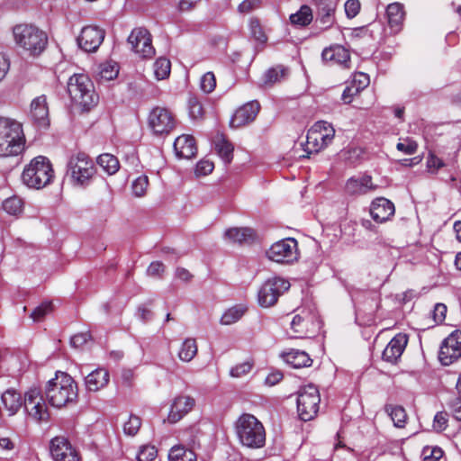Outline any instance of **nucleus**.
<instances>
[{"label":"nucleus","instance_id":"obj_1","mask_svg":"<svg viewBox=\"0 0 461 461\" xmlns=\"http://www.w3.org/2000/svg\"><path fill=\"white\" fill-rule=\"evenodd\" d=\"M49 403L55 408H62L75 403L78 398V387L74 378L68 373L57 371L44 388Z\"/></svg>","mask_w":461,"mask_h":461},{"label":"nucleus","instance_id":"obj_2","mask_svg":"<svg viewBox=\"0 0 461 461\" xmlns=\"http://www.w3.org/2000/svg\"><path fill=\"white\" fill-rule=\"evenodd\" d=\"M67 90L74 109L88 112L98 103L94 83L83 73L72 75L68 81Z\"/></svg>","mask_w":461,"mask_h":461},{"label":"nucleus","instance_id":"obj_3","mask_svg":"<svg viewBox=\"0 0 461 461\" xmlns=\"http://www.w3.org/2000/svg\"><path fill=\"white\" fill-rule=\"evenodd\" d=\"M24 148L23 125L16 120L0 116V157L17 156Z\"/></svg>","mask_w":461,"mask_h":461},{"label":"nucleus","instance_id":"obj_4","mask_svg":"<svg viewBox=\"0 0 461 461\" xmlns=\"http://www.w3.org/2000/svg\"><path fill=\"white\" fill-rule=\"evenodd\" d=\"M235 432L240 443L249 448H261L266 443V430L262 422L249 413L241 414L235 422Z\"/></svg>","mask_w":461,"mask_h":461},{"label":"nucleus","instance_id":"obj_5","mask_svg":"<svg viewBox=\"0 0 461 461\" xmlns=\"http://www.w3.org/2000/svg\"><path fill=\"white\" fill-rule=\"evenodd\" d=\"M54 177V171L50 159L38 156L24 167L22 179L30 188L41 189L50 185Z\"/></svg>","mask_w":461,"mask_h":461},{"label":"nucleus","instance_id":"obj_6","mask_svg":"<svg viewBox=\"0 0 461 461\" xmlns=\"http://www.w3.org/2000/svg\"><path fill=\"white\" fill-rule=\"evenodd\" d=\"M14 35L15 42L32 56L41 54L48 44L47 34L33 25H16Z\"/></svg>","mask_w":461,"mask_h":461},{"label":"nucleus","instance_id":"obj_7","mask_svg":"<svg viewBox=\"0 0 461 461\" xmlns=\"http://www.w3.org/2000/svg\"><path fill=\"white\" fill-rule=\"evenodd\" d=\"M335 130L327 122H315L307 132L305 149L308 153H317L326 148L333 140Z\"/></svg>","mask_w":461,"mask_h":461},{"label":"nucleus","instance_id":"obj_8","mask_svg":"<svg viewBox=\"0 0 461 461\" xmlns=\"http://www.w3.org/2000/svg\"><path fill=\"white\" fill-rule=\"evenodd\" d=\"M68 170L73 182L80 185H87L95 174L94 162L87 154L81 151L69 158Z\"/></svg>","mask_w":461,"mask_h":461},{"label":"nucleus","instance_id":"obj_9","mask_svg":"<svg viewBox=\"0 0 461 461\" xmlns=\"http://www.w3.org/2000/svg\"><path fill=\"white\" fill-rule=\"evenodd\" d=\"M130 50L140 59H151L156 54L149 31L142 26L132 29L127 38Z\"/></svg>","mask_w":461,"mask_h":461},{"label":"nucleus","instance_id":"obj_10","mask_svg":"<svg viewBox=\"0 0 461 461\" xmlns=\"http://www.w3.org/2000/svg\"><path fill=\"white\" fill-rule=\"evenodd\" d=\"M321 327L317 314L308 309H303L296 313L290 323V337L303 339L316 333Z\"/></svg>","mask_w":461,"mask_h":461},{"label":"nucleus","instance_id":"obj_11","mask_svg":"<svg viewBox=\"0 0 461 461\" xmlns=\"http://www.w3.org/2000/svg\"><path fill=\"white\" fill-rule=\"evenodd\" d=\"M321 402L320 393L313 384L302 387L298 392L297 411L301 420H312L319 411Z\"/></svg>","mask_w":461,"mask_h":461},{"label":"nucleus","instance_id":"obj_12","mask_svg":"<svg viewBox=\"0 0 461 461\" xmlns=\"http://www.w3.org/2000/svg\"><path fill=\"white\" fill-rule=\"evenodd\" d=\"M290 288L288 280L273 276L266 280L258 292V303L261 307L275 305L278 298Z\"/></svg>","mask_w":461,"mask_h":461},{"label":"nucleus","instance_id":"obj_13","mask_svg":"<svg viewBox=\"0 0 461 461\" xmlns=\"http://www.w3.org/2000/svg\"><path fill=\"white\" fill-rule=\"evenodd\" d=\"M24 411L31 420L37 423L47 422L50 420V412L39 388L29 389L23 398Z\"/></svg>","mask_w":461,"mask_h":461},{"label":"nucleus","instance_id":"obj_14","mask_svg":"<svg viewBox=\"0 0 461 461\" xmlns=\"http://www.w3.org/2000/svg\"><path fill=\"white\" fill-rule=\"evenodd\" d=\"M267 258L280 264H292L298 259V243L295 239L287 238L272 244L267 251Z\"/></svg>","mask_w":461,"mask_h":461},{"label":"nucleus","instance_id":"obj_15","mask_svg":"<svg viewBox=\"0 0 461 461\" xmlns=\"http://www.w3.org/2000/svg\"><path fill=\"white\" fill-rule=\"evenodd\" d=\"M148 126L154 135H167L175 129L176 119L168 109L156 106L148 115Z\"/></svg>","mask_w":461,"mask_h":461},{"label":"nucleus","instance_id":"obj_16","mask_svg":"<svg viewBox=\"0 0 461 461\" xmlns=\"http://www.w3.org/2000/svg\"><path fill=\"white\" fill-rule=\"evenodd\" d=\"M461 357V330H454L442 342L439 360L442 365L449 366Z\"/></svg>","mask_w":461,"mask_h":461},{"label":"nucleus","instance_id":"obj_17","mask_svg":"<svg viewBox=\"0 0 461 461\" xmlns=\"http://www.w3.org/2000/svg\"><path fill=\"white\" fill-rule=\"evenodd\" d=\"M50 453L53 461H78L76 449L63 436L55 437L50 440Z\"/></svg>","mask_w":461,"mask_h":461},{"label":"nucleus","instance_id":"obj_18","mask_svg":"<svg viewBox=\"0 0 461 461\" xmlns=\"http://www.w3.org/2000/svg\"><path fill=\"white\" fill-rule=\"evenodd\" d=\"M195 401L189 395H177L174 398L167 420L170 424H175L182 420L194 407Z\"/></svg>","mask_w":461,"mask_h":461},{"label":"nucleus","instance_id":"obj_19","mask_svg":"<svg viewBox=\"0 0 461 461\" xmlns=\"http://www.w3.org/2000/svg\"><path fill=\"white\" fill-rule=\"evenodd\" d=\"M104 38V32L96 26H86L77 38V43L86 52L95 51Z\"/></svg>","mask_w":461,"mask_h":461},{"label":"nucleus","instance_id":"obj_20","mask_svg":"<svg viewBox=\"0 0 461 461\" xmlns=\"http://www.w3.org/2000/svg\"><path fill=\"white\" fill-rule=\"evenodd\" d=\"M260 105L257 101L249 102L238 108L231 116L230 125L237 129L253 122L258 115Z\"/></svg>","mask_w":461,"mask_h":461},{"label":"nucleus","instance_id":"obj_21","mask_svg":"<svg viewBox=\"0 0 461 461\" xmlns=\"http://www.w3.org/2000/svg\"><path fill=\"white\" fill-rule=\"evenodd\" d=\"M30 116L33 123L40 129H46L50 125L46 95L37 96L32 101Z\"/></svg>","mask_w":461,"mask_h":461},{"label":"nucleus","instance_id":"obj_22","mask_svg":"<svg viewBox=\"0 0 461 461\" xmlns=\"http://www.w3.org/2000/svg\"><path fill=\"white\" fill-rule=\"evenodd\" d=\"M375 189L376 185L368 175L350 177L345 185V193L349 196L364 195Z\"/></svg>","mask_w":461,"mask_h":461},{"label":"nucleus","instance_id":"obj_23","mask_svg":"<svg viewBox=\"0 0 461 461\" xmlns=\"http://www.w3.org/2000/svg\"><path fill=\"white\" fill-rule=\"evenodd\" d=\"M394 212V204L384 197L375 198L370 205L371 217L378 223H384L391 220Z\"/></svg>","mask_w":461,"mask_h":461},{"label":"nucleus","instance_id":"obj_24","mask_svg":"<svg viewBox=\"0 0 461 461\" xmlns=\"http://www.w3.org/2000/svg\"><path fill=\"white\" fill-rule=\"evenodd\" d=\"M321 57L324 62L329 65H338L348 68L350 54L342 45H332L322 50Z\"/></svg>","mask_w":461,"mask_h":461},{"label":"nucleus","instance_id":"obj_25","mask_svg":"<svg viewBox=\"0 0 461 461\" xmlns=\"http://www.w3.org/2000/svg\"><path fill=\"white\" fill-rule=\"evenodd\" d=\"M408 343L406 334L398 333L387 344L383 352V359L389 363H396L402 355Z\"/></svg>","mask_w":461,"mask_h":461},{"label":"nucleus","instance_id":"obj_26","mask_svg":"<svg viewBox=\"0 0 461 461\" xmlns=\"http://www.w3.org/2000/svg\"><path fill=\"white\" fill-rule=\"evenodd\" d=\"M174 149L178 158L187 159L193 158L197 151L194 138L188 134L178 136L175 140Z\"/></svg>","mask_w":461,"mask_h":461},{"label":"nucleus","instance_id":"obj_27","mask_svg":"<svg viewBox=\"0 0 461 461\" xmlns=\"http://www.w3.org/2000/svg\"><path fill=\"white\" fill-rule=\"evenodd\" d=\"M109 382V373L104 368H96L85 377V384L88 391L96 392L104 388Z\"/></svg>","mask_w":461,"mask_h":461},{"label":"nucleus","instance_id":"obj_28","mask_svg":"<svg viewBox=\"0 0 461 461\" xmlns=\"http://www.w3.org/2000/svg\"><path fill=\"white\" fill-rule=\"evenodd\" d=\"M281 357L285 362L294 368L310 366L312 363L310 356L305 351L299 349H290L283 352Z\"/></svg>","mask_w":461,"mask_h":461},{"label":"nucleus","instance_id":"obj_29","mask_svg":"<svg viewBox=\"0 0 461 461\" xmlns=\"http://www.w3.org/2000/svg\"><path fill=\"white\" fill-rule=\"evenodd\" d=\"M388 24L391 30L397 33L402 28L404 20L403 6L398 3L390 4L386 10Z\"/></svg>","mask_w":461,"mask_h":461},{"label":"nucleus","instance_id":"obj_30","mask_svg":"<svg viewBox=\"0 0 461 461\" xmlns=\"http://www.w3.org/2000/svg\"><path fill=\"white\" fill-rule=\"evenodd\" d=\"M255 238V232L250 228L232 227L227 229L224 232V239L229 242L244 243L252 240Z\"/></svg>","mask_w":461,"mask_h":461},{"label":"nucleus","instance_id":"obj_31","mask_svg":"<svg viewBox=\"0 0 461 461\" xmlns=\"http://www.w3.org/2000/svg\"><path fill=\"white\" fill-rule=\"evenodd\" d=\"M2 402L10 416L14 415L23 404V398L15 390H7L2 394Z\"/></svg>","mask_w":461,"mask_h":461},{"label":"nucleus","instance_id":"obj_32","mask_svg":"<svg viewBox=\"0 0 461 461\" xmlns=\"http://www.w3.org/2000/svg\"><path fill=\"white\" fill-rule=\"evenodd\" d=\"M215 150L224 162L230 163L232 159L233 146L223 135L218 134L214 139Z\"/></svg>","mask_w":461,"mask_h":461},{"label":"nucleus","instance_id":"obj_33","mask_svg":"<svg viewBox=\"0 0 461 461\" xmlns=\"http://www.w3.org/2000/svg\"><path fill=\"white\" fill-rule=\"evenodd\" d=\"M168 461H196V455L183 445H175L169 450Z\"/></svg>","mask_w":461,"mask_h":461},{"label":"nucleus","instance_id":"obj_34","mask_svg":"<svg viewBox=\"0 0 461 461\" xmlns=\"http://www.w3.org/2000/svg\"><path fill=\"white\" fill-rule=\"evenodd\" d=\"M198 348L194 339L187 338L180 345L178 357L183 362H190L197 354Z\"/></svg>","mask_w":461,"mask_h":461},{"label":"nucleus","instance_id":"obj_35","mask_svg":"<svg viewBox=\"0 0 461 461\" xmlns=\"http://www.w3.org/2000/svg\"><path fill=\"white\" fill-rule=\"evenodd\" d=\"M115 60L112 58L101 63L98 66L96 72L97 79L99 82H109L115 78Z\"/></svg>","mask_w":461,"mask_h":461},{"label":"nucleus","instance_id":"obj_36","mask_svg":"<svg viewBox=\"0 0 461 461\" xmlns=\"http://www.w3.org/2000/svg\"><path fill=\"white\" fill-rule=\"evenodd\" d=\"M312 12L308 5H303L294 14L290 15V22L292 24L298 26H306L312 21Z\"/></svg>","mask_w":461,"mask_h":461},{"label":"nucleus","instance_id":"obj_37","mask_svg":"<svg viewBox=\"0 0 461 461\" xmlns=\"http://www.w3.org/2000/svg\"><path fill=\"white\" fill-rule=\"evenodd\" d=\"M154 77L157 80H163L169 77L171 62L165 57L158 58L153 64Z\"/></svg>","mask_w":461,"mask_h":461},{"label":"nucleus","instance_id":"obj_38","mask_svg":"<svg viewBox=\"0 0 461 461\" xmlns=\"http://www.w3.org/2000/svg\"><path fill=\"white\" fill-rule=\"evenodd\" d=\"M246 308L242 306H234L226 310L220 320L222 325H231L237 322L244 315Z\"/></svg>","mask_w":461,"mask_h":461},{"label":"nucleus","instance_id":"obj_39","mask_svg":"<svg viewBox=\"0 0 461 461\" xmlns=\"http://www.w3.org/2000/svg\"><path fill=\"white\" fill-rule=\"evenodd\" d=\"M249 30L250 36L258 43L265 44L267 41V36L263 30L258 19L252 17L249 21Z\"/></svg>","mask_w":461,"mask_h":461},{"label":"nucleus","instance_id":"obj_40","mask_svg":"<svg viewBox=\"0 0 461 461\" xmlns=\"http://www.w3.org/2000/svg\"><path fill=\"white\" fill-rule=\"evenodd\" d=\"M96 163L107 176L115 174V158L113 154L103 153L99 155Z\"/></svg>","mask_w":461,"mask_h":461},{"label":"nucleus","instance_id":"obj_41","mask_svg":"<svg viewBox=\"0 0 461 461\" xmlns=\"http://www.w3.org/2000/svg\"><path fill=\"white\" fill-rule=\"evenodd\" d=\"M149 188V178L141 175L133 180L131 184V193L135 197L140 198L146 195Z\"/></svg>","mask_w":461,"mask_h":461},{"label":"nucleus","instance_id":"obj_42","mask_svg":"<svg viewBox=\"0 0 461 461\" xmlns=\"http://www.w3.org/2000/svg\"><path fill=\"white\" fill-rule=\"evenodd\" d=\"M141 426V420L138 416L130 415L122 424V430L126 436H135Z\"/></svg>","mask_w":461,"mask_h":461},{"label":"nucleus","instance_id":"obj_43","mask_svg":"<svg viewBox=\"0 0 461 461\" xmlns=\"http://www.w3.org/2000/svg\"><path fill=\"white\" fill-rule=\"evenodd\" d=\"M389 415L395 427L402 428L405 424L407 415L405 410L401 406H392L387 409Z\"/></svg>","mask_w":461,"mask_h":461},{"label":"nucleus","instance_id":"obj_44","mask_svg":"<svg viewBox=\"0 0 461 461\" xmlns=\"http://www.w3.org/2000/svg\"><path fill=\"white\" fill-rule=\"evenodd\" d=\"M3 209L10 215H18L23 210V201L17 196L7 198L3 203Z\"/></svg>","mask_w":461,"mask_h":461},{"label":"nucleus","instance_id":"obj_45","mask_svg":"<svg viewBox=\"0 0 461 461\" xmlns=\"http://www.w3.org/2000/svg\"><path fill=\"white\" fill-rule=\"evenodd\" d=\"M254 366V363L250 360L239 363L232 366L230 370V375L233 378H240L249 375Z\"/></svg>","mask_w":461,"mask_h":461},{"label":"nucleus","instance_id":"obj_46","mask_svg":"<svg viewBox=\"0 0 461 461\" xmlns=\"http://www.w3.org/2000/svg\"><path fill=\"white\" fill-rule=\"evenodd\" d=\"M158 456V450L155 446L147 444L140 447L137 454V461H153Z\"/></svg>","mask_w":461,"mask_h":461},{"label":"nucleus","instance_id":"obj_47","mask_svg":"<svg viewBox=\"0 0 461 461\" xmlns=\"http://www.w3.org/2000/svg\"><path fill=\"white\" fill-rule=\"evenodd\" d=\"M51 312V302H43L32 312L30 317L33 320V321H41L45 316Z\"/></svg>","mask_w":461,"mask_h":461},{"label":"nucleus","instance_id":"obj_48","mask_svg":"<svg viewBox=\"0 0 461 461\" xmlns=\"http://www.w3.org/2000/svg\"><path fill=\"white\" fill-rule=\"evenodd\" d=\"M216 86V78L212 72H206L200 79V88L203 93H212Z\"/></svg>","mask_w":461,"mask_h":461},{"label":"nucleus","instance_id":"obj_49","mask_svg":"<svg viewBox=\"0 0 461 461\" xmlns=\"http://www.w3.org/2000/svg\"><path fill=\"white\" fill-rule=\"evenodd\" d=\"M287 70L282 67L268 69L265 74V83L274 84L285 77Z\"/></svg>","mask_w":461,"mask_h":461},{"label":"nucleus","instance_id":"obj_50","mask_svg":"<svg viewBox=\"0 0 461 461\" xmlns=\"http://www.w3.org/2000/svg\"><path fill=\"white\" fill-rule=\"evenodd\" d=\"M189 115L193 120H199L203 116V108L201 103L195 97H190L188 100Z\"/></svg>","mask_w":461,"mask_h":461},{"label":"nucleus","instance_id":"obj_51","mask_svg":"<svg viewBox=\"0 0 461 461\" xmlns=\"http://www.w3.org/2000/svg\"><path fill=\"white\" fill-rule=\"evenodd\" d=\"M445 166L443 160L437 157L433 152H429L426 159V167L429 173L436 174Z\"/></svg>","mask_w":461,"mask_h":461},{"label":"nucleus","instance_id":"obj_52","mask_svg":"<svg viewBox=\"0 0 461 461\" xmlns=\"http://www.w3.org/2000/svg\"><path fill=\"white\" fill-rule=\"evenodd\" d=\"M335 7L333 5H326L321 9L320 22L325 27H330L334 22Z\"/></svg>","mask_w":461,"mask_h":461},{"label":"nucleus","instance_id":"obj_53","mask_svg":"<svg viewBox=\"0 0 461 461\" xmlns=\"http://www.w3.org/2000/svg\"><path fill=\"white\" fill-rule=\"evenodd\" d=\"M422 457L423 461H439L443 457V450L438 447H425Z\"/></svg>","mask_w":461,"mask_h":461},{"label":"nucleus","instance_id":"obj_54","mask_svg":"<svg viewBox=\"0 0 461 461\" xmlns=\"http://www.w3.org/2000/svg\"><path fill=\"white\" fill-rule=\"evenodd\" d=\"M214 164L209 159H201L195 166L194 174L196 176H205L212 172Z\"/></svg>","mask_w":461,"mask_h":461},{"label":"nucleus","instance_id":"obj_55","mask_svg":"<svg viewBox=\"0 0 461 461\" xmlns=\"http://www.w3.org/2000/svg\"><path fill=\"white\" fill-rule=\"evenodd\" d=\"M396 148L399 151L407 154V155H412L417 151L418 144L416 141L406 138L400 140V141L397 143Z\"/></svg>","mask_w":461,"mask_h":461},{"label":"nucleus","instance_id":"obj_56","mask_svg":"<svg viewBox=\"0 0 461 461\" xmlns=\"http://www.w3.org/2000/svg\"><path fill=\"white\" fill-rule=\"evenodd\" d=\"M262 5V0H243L238 6V11L240 14H249L258 10Z\"/></svg>","mask_w":461,"mask_h":461},{"label":"nucleus","instance_id":"obj_57","mask_svg":"<svg viewBox=\"0 0 461 461\" xmlns=\"http://www.w3.org/2000/svg\"><path fill=\"white\" fill-rule=\"evenodd\" d=\"M89 340H91V335L89 332H79L71 337L70 345L75 348H81Z\"/></svg>","mask_w":461,"mask_h":461},{"label":"nucleus","instance_id":"obj_58","mask_svg":"<svg viewBox=\"0 0 461 461\" xmlns=\"http://www.w3.org/2000/svg\"><path fill=\"white\" fill-rule=\"evenodd\" d=\"M351 85H355L356 87L361 92L369 85V77L366 73L358 72L354 74L353 79L350 82Z\"/></svg>","mask_w":461,"mask_h":461},{"label":"nucleus","instance_id":"obj_59","mask_svg":"<svg viewBox=\"0 0 461 461\" xmlns=\"http://www.w3.org/2000/svg\"><path fill=\"white\" fill-rule=\"evenodd\" d=\"M359 0H348L345 3V13L348 18H354L360 11Z\"/></svg>","mask_w":461,"mask_h":461},{"label":"nucleus","instance_id":"obj_60","mask_svg":"<svg viewBox=\"0 0 461 461\" xmlns=\"http://www.w3.org/2000/svg\"><path fill=\"white\" fill-rule=\"evenodd\" d=\"M360 93V91L356 87L355 85L349 84L346 86L344 89L341 99L344 102V104H350L354 97Z\"/></svg>","mask_w":461,"mask_h":461},{"label":"nucleus","instance_id":"obj_61","mask_svg":"<svg viewBox=\"0 0 461 461\" xmlns=\"http://www.w3.org/2000/svg\"><path fill=\"white\" fill-rule=\"evenodd\" d=\"M165 272V266L160 261H154L147 268L148 276L151 277H159Z\"/></svg>","mask_w":461,"mask_h":461},{"label":"nucleus","instance_id":"obj_62","mask_svg":"<svg viewBox=\"0 0 461 461\" xmlns=\"http://www.w3.org/2000/svg\"><path fill=\"white\" fill-rule=\"evenodd\" d=\"M447 306L444 303H437L432 312V318L436 323H441L445 321Z\"/></svg>","mask_w":461,"mask_h":461},{"label":"nucleus","instance_id":"obj_63","mask_svg":"<svg viewBox=\"0 0 461 461\" xmlns=\"http://www.w3.org/2000/svg\"><path fill=\"white\" fill-rule=\"evenodd\" d=\"M447 414L446 412H438L434 417L433 428L438 431H442L447 428Z\"/></svg>","mask_w":461,"mask_h":461},{"label":"nucleus","instance_id":"obj_64","mask_svg":"<svg viewBox=\"0 0 461 461\" xmlns=\"http://www.w3.org/2000/svg\"><path fill=\"white\" fill-rule=\"evenodd\" d=\"M136 315L141 321H147L152 319L153 314L149 305L143 303L138 307Z\"/></svg>","mask_w":461,"mask_h":461}]
</instances>
